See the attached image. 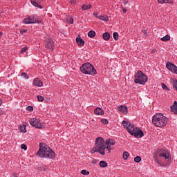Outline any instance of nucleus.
<instances>
[{"label":"nucleus","mask_w":177,"mask_h":177,"mask_svg":"<svg viewBox=\"0 0 177 177\" xmlns=\"http://www.w3.org/2000/svg\"><path fill=\"white\" fill-rule=\"evenodd\" d=\"M122 124L124 128H125V129L128 131L129 133H130V135H132L135 138H140L145 136V133H143L142 129L136 127L135 125L131 124V122L124 120Z\"/></svg>","instance_id":"nucleus-1"},{"label":"nucleus","mask_w":177,"mask_h":177,"mask_svg":"<svg viewBox=\"0 0 177 177\" xmlns=\"http://www.w3.org/2000/svg\"><path fill=\"white\" fill-rule=\"evenodd\" d=\"M37 156H39L41 158H50L51 160H53L56 157V153H55V151H53L49 146L44 145L43 147L42 145H40Z\"/></svg>","instance_id":"nucleus-2"},{"label":"nucleus","mask_w":177,"mask_h":177,"mask_svg":"<svg viewBox=\"0 0 177 177\" xmlns=\"http://www.w3.org/2000/svg\"><path fill=\"white\" fill-rule=\"evenodd\" d=\"M152 124L157 128H164L168 124V118L162 113H156L152 117Z\"/></svg>","instance_id":"nucleus-3"},{"label":"nucleus","mask_w":177,"mask_h":177,"mask_svg":"<svg viewBox=\"0 0 177 177\" xmlns=\"http://www.w3.org/2000/svg\"><path fill=\"white\" fill-rule=\"evenodd\" d=\"M104 150H106V142H104V140L102 137H97L95 139L94 151L100 153L102 156H104V154H106Z\"/></svg>","instance_id":"nucleus-4"},{"label":"nucleus","mask_w":177,"mask_h":177,"mask_svg":"<svg viewBox=\"0 0 177 177\" xmlns=\"http://www.w3.org/2000/svg\"><path fill=\"white\" fill-rule=\"evenodd\" d=\"M80 71H82L83 74H88L89 75H96V74H97L95 66L90 63L83 64L80 67Z\"/></svg>","instance_id":"nucleus-5"},{"label":"nucleus","mask_w":177,"mask_h":177,"mask_svg":"<svg viewBox=\"0 0 177 177\" xmlns=\"http://www.w3.org/2000/svg\"><path fill=\"white\" fill-rule=\"evenodd\" d=\"M135 84H139L140 85H145L147 82V76L143 73L141 71H138L135 75Z\"/></svg>","instance_id":"nucleus-6"},{"label":"nucleus","mask_w":177,"mask_h":177,"mask_svg":"<svg viewBox=\"0 0 177 177\" xmlns=\"http://www.w3.org/2000/svg\"><path fill=\"white\" fill-rule=\"evenodd\" d=\"M24 24H35L42 23L41 20L38 19L37 15H32L25 18L23 21Z\"/></svg>","instance_id":"nucleus-7"},{"label":"nucleus","mask_w":177,"mask_h":177,"mask_svg":"<svg viewBox=\"0 0 177 177\" xmlns=\"http://www.w3.org/2000/svg\"><path fill=\"white\" fill-rule=\"evenodd\" d=\"M29 122L32 127H35V128H37L38 129L45 128L44 123H42L39 119L32 118L30 119Z\"/></svg>","instance_id":"nucleus-8"},{"label":"nucleus","mask_w":177,"mask_h":177,"mask_svg":"<svg viewBox=\"0 0 177 177\" xmlns=\"http://www.w3.org/2000/svg\"><path fill=\"white\" fill-rule=\"evenodd\" d=\"M167 68L170 71H172V73H175V74H177V66H175V64L172 63H167L166 64Z\"/></svg>","instance_id":"nucleus-9"},{"label":"nucleus","mask_w":177,"mask_h":177,"mask_svg":"<svg viewBox=\"0 0 177 177\" xmlns=\"http://www.w3.org/2000/svg\"><path fill=\"white\" fill-rule=\"evenodd\" d=\"M118 111L122 113V114H127L128 113V107L122 105L118 108Z\"/></svg>","instance_id":"nucleus-10"},{"label":"nucleus","mask_w":177,"mask_h":177,"mask_svg":"<svg viewBox=\"0 0 177 177\" xmlns=\"http://www.w3.org/2000/svg\"><path fill=\"white\" fill-rule=\"evenodd\" d=\"M31 3L33 6H35V8L42 9V6L39 5V3H41V0H31Z\"/></svg>","instance_id":"nucleus-11"},{"label":"nucleus","mask_w":177,"mask_h":177,"mask_svg":"<svg viewBox=\"0 0 177 177\" xmlns=\"http://www.w3.org/2000/svg\"><path fill=\"white\" fill-rule=\"evenodd\" d=\"M159 157H165V160H171V154L167 151L159 154Z\"/></svg>","instance_id":"nucleus-12"},{"label":"nucleus","mask_w":177,"mask_h":177,"mask_svg":"<svg viewBox=\"0 0 177 177\" xmlns=\"http://www.w3.org/2000/svg\"><path fill=\"white\" fill-rule=\"evenodd\" d=\"M46 47L50 50H53V40L48 39V41L46 44Z\"/></svg>","instance_id":"nucleus-13"},{"label":"nucleus","mask_w":177,"mask_h":177,"mask_svg":"<svg viewBox=\"0 0 177 177\" xmlns=\"http://www.w3.org/2000/svg\"><path fill=\"white\" fill-rule=\"evenodd\" d=\"M33 85H35V86H39V88H41V86H42V85H44V84L42 83L41 80H39L38 78H35L33 80Z\"/></svg>","instance_id":"nucleus-14"},{"label":"nucleus","mask_w":177,"mask_h":177,"mask_svg":"<svg viewBox=\"0 0 177 177\" xmlns=\"http://www.w3.org/2000/svg\"><path fill=\"white\" fill-rule=\"evenodd\" d=\"M95 114L97 115H103L104 114V111L100 107H97L94 110Z\"/></svg>","instance_id":"nucleus-15"},{"label":"nucleus","mask_w":177,"mask_h":177,"mask_svg":"<svg viewBox=\"0 0 177 177\" xmlns=\"http://www.w3.org/2000/svg\"><path fill=\"white\" fill-rule=\"evenodd\" d=\"M105 143L106 146H114L115 145V140L111 138L106 139Z\"/></svg>","instance_id":"nucleus-16"},{"label":"nucleus","mask_w":177,"mask_h":177,"mask_svg":"<svg viewBox=\"0 0 177 177\" xmlns=\"http://www.w3.org/2000/svg\"><path fill=\"white\" fill-rule=\"evenodd\" d=\"M76 42L79 46H84V45H85V41L81 39V37H77Z\"/></svg>","instance_id":"nucleus-17"},{"label":"nucleus","mask_w":177,"mask_h":177,"mask_svg":"<svg viewBox=\"0 0 177 177\" xmlns=\"http://www.w3.org/2000/svg\"><path fill=\"white\" fill-rule=\"evenodd\" d=\"M92 8V5L91 4H84L82 6V10L83 12H85V10H89V9H91Z\"/></svg>","instance_id":"nucleus-18"},{"label":"nucleus","mask_w":177,"mask_h":177,"mask_svg":"<svg viewBox=\"0 0 177 177\" xmlns=\"http://www.w3.org/2000/svg\"><path fill=\"white\" fill-rule=\"evenodd\" d=\"M171 111L174 114H177V102L174 101V104L171 106Z\"/></svg>","instance_id":"nucleus-19"},{"label":"nucleus","mask_w":177,"mask_h":177,"mask_svg":"<svg viewBox=\"0 0 177 177\" xmlns=\"http://www.w3.org/2000/svg\"><path fill=\"white\" fill-rule=\"evenodd\" d=\"M158 3H174L173 0H157Z\"/></svg>","instance_id":"nucleus-20"},{"label":"nucleus","mask_w":177,"mask_h":177,"mask_svg":"<svg viewBox=\"0 0 177 177\" xmlns=\"http://www.w3.org/2000/svg\"><path fill=\"white\" fill-rule=\"evenodd\" d=\"M97 19H100V20H103L104 21H109V17L107 16L104 15H98L97 16Z\"/></svg>","instance_id":"nucleus-21"},{"label":"nucleus","mask_w":177,"mask_h":177,"mask_svg":"<svg viewBox=\"0 0 177 177\" xmlns=\"http://www.w3.org/2000/svg\"><path fill=\"white\" fill-rule=\"evenodd\" d=\"M102 37L105 41H109L110 39V33L106 32L102 35Z\"/></svg>","instance_id":"nucleus-22"},{"label":"nucleus","mask_w":177,"mask_h":177,"mask_svg":"<svg viewBox=\"0 0 177 177\" xmlns=\"http://www.w3.org/2000/svg\"><path fill=\"white\" fill-rule=\"evenodd\" d=\"M160 39L161 41H163V42H167V41H169V39H171V36L167 35L164 37H162Z\"/></svg>","instance_id":"nucleus-23"},{"label":"nucleus","mask_w":177,"mask_h":177,"mask_svg":"<svg viewBox=\"0 0 177 177\" xmlns=\"http://www.w3.org/2000/svg\"><path fill=\"white\" fill-rule=\"evenodd\" d=\"M95 35H96V32H95V31H93V30H91L88 33V36L90 38H93V37H95Z\"/></svg>","instance_id":"nucleus-24"},{"label":"nucleus","mask_w":177,"mask_h":177,"mask_svg":"<svg viewBox=\"0 0 177 177\" xmlns=\"http://www.w3.org/2000/svg\"><path fill=\"white\" fill-rule=\"evenodd\" d=\"M100 166L102 167V168H106V167H107V162L101 160L100 162Z\"/></svg>","instance_id":"nucleus-25"},{"label":"nucleus","mask_w":177,"mask_h":177,"mask_svg":"<svg viewBox=\"0 0 177 177\" xmlns=\"http://www.w3.org/2000/svg\"><path fill=\"white\" fill-rule=\"evenodd\" d=\"M19 131H21V132H23L24 133H26V132H27V130L26 129V125L24 124L21 125L19 128Z\"/></svg>","instance_id":"nucleus-26"},{"label":"nucleus","mask_w":177,"mask_h":177,"mask_svg":"<svg viewBox=\"0 0 177 177\" xmlns=\"http://www.w3.org/2000/svg\"><path fill=\"white\" fill-rule=\"evenodd\" d=\"M128 157H129V153L127 152V151H124L123 153V158L124 160H128Z\"/></svg>","instance_id":"nucleus-27"},{"label":"nucleus","mask_w":177,"mask_h":177,"mask_svg":"<svg viewBox=\"0 0 177 177\" xmlns=\"http://www.w3.org/2000/svg\"><path fill=\"white\" fill-rule=\"evenodd\" d=\"M21 76H22L23 78H25L26 80H28V78H30V77L28 76V75H27L26 73H22Z\"/></svg>","instance_id":"nucleus-28"},{"label":"nucleus","mask_w":177,"mask_h":177,"mask_svg":"<svg viewBox=\"0 0 177 177\" xmlns=\"http://www.w3.org/2000/svg\"><path fill=\"white\" fill-rule=\"evenodd\" d=\"M134 161L135 162H140V161H142V158H140V156H136L134 158Z\"/></svg>","instance_id":"nucleus-29"},{"label":"nucleus","mask_w":177,"mask_h":177,"mask_svg":"<svg viewBox=\"0 0 177 177\" xmlns=\"http://www.w3.org/2000/svg\"><path fill=\"white\" fill-rule=\"evenodd\" d=\"M113 38L115 41H118V32H113Z\"/></svg>","instance_id":"nucleus-30"},{"label":"nucleus","mask_w":177,"mask_h":177,"mask_svg":"<svg viewBox=\"0 0 177 177\" xmlns=\"http://www.w3.org/2000/svg\"><path fill=\"white\" fill-rule=\"evenodd\" d=\"M161 86L162 89H165V91H168V87L167 86V85H165V84L161 83Z\"/></svg>","instance_id":"nucleus-31"},{"label":"nucleus","mask_w":177,"mask_h":177,"mask_svg":"<svg viewBox=\"0 0 177 177\" xmlns=\"http://www.w3.org/2000/svg\"><path fill=\"white\" fill-rule=\"evenodd\" d=\"M81 174L82 175H89V171H86V170L83 169V170L81 171Z\"/></svg>","instance_id":"nucleus-32"},{"label":"nucleus","mask_w":177,"mask_h":177,"mask_svg":"<svg viewBox=\"0 0 177 177\" xmlns=\"http://www.w3.org/2000/svg\"><path fill=\"white\" fill-rule=\"evenodd\" d=\"M101 122H102V124H104V125H107V124H109V120H107L106 119H102Z\"/></svg>","instance_id":"nucleus-33"},{"label":"nucleus","mask_w":177,"mask_h":177,"mask_svg":"<svg viewBox=\"0 0 177 177\" xmlns=\"http://www.w3.org/2000/svg\"><path fill=\"white\" fill-rule=\"evenodd\" d=\"M37 100H38V102H44V97L41 95H37Z\"/></svg>","instance_id":"nucleus-34"},{"label":"nucleus","mask_w":177,"mask_h":177,"mask_svg":"<svg viewBox=\"0 0 177 177\" xmlns=\"http://www.w3.org/2000/svg\"><path fill=\"white\" fill-rule=\"evenodd\" d=\"M21 149H22V150H27V146H26L24 144H21Z\"/></svg>","instance_id":"nucleus-35"},{"label":"nucleus","mask_w":177,"mask_h":177,"mask_svg":"<svg viewBox=\"0 0 177 177\" xmlns=\"http://www.w3.org/2000/svg\"><path fill=\"white\" fill-rule=\"evenodd\" d=\"M106 150H107L109 151V153H111V146L107 145L106 147Z\"/></svg>","instance_id":"nucleus-36"},{"label":"nucleus","mask_w":177,"mask_h":177,"mask_svg":"<svg viewBox=\"0 0 177 177\" xmlns=\"http://www.w3.org/2000/svg\"><path fill=\"white\" fill-rule=\"evenodd\" d=\"M121 8L124 13H127V7H124L123 5H121Z\"/></svg>","instance_id":"nucleus-37"},{"label":"nucleus","mask_w":177,"mask_h":177,"mask_svg":"<svg viewBox=\"0 0 177 177\" xmlns=\"http://www.w3.org/2000/svg\"><path fill=\"white\" fill-rule=\"evenodd\" d=\"M68 22L70 23V24H73V23H74V19L73 18H69L68 19Z\"/></svg>","instance_id":"nucleus-38"},{"label":"nucleus","mask_w":177,"mask_h":177,"mask_svg":"<svg viewBox=\"0 0 177 177\" xmlns=\"http://www.w3.org/2000/svg\"><path fill=\"white\" fill-rule=\"evenodd\" d=\"M27 110H28V111H33L34 107H32V106H29L27 107Z\"/></svg>","instance_id":"nucleus-39"},{"label":"nucleus","mask_w":177,"mask_h":177,"mask_svg":"<svg viewBox=\"0 0 177 177\" xmlns=\"http://www.w3.org/2000/svg\"><path fill=\"white\" fill-rule=\"evenodd\" d=\"M26 50H27V47H24L21 50V53H25Z\"/></svg>","instance_id":"nucleus-40"},{"label":"nucleus","mask_w":177,"mask_h":177,"mask_svg":"<svg viewBox=\"0 0 177 177\" xmlns=\"http://www.w3.org/2000/svg\"><path fill=\"white\" fill-rule=\"evenodd\" d=\"M70 2L72 5H75V3H77V0H71Z\"/></svg>","instance_id":"nucleus-41"},{"label":"nucleus","mask_w":177,"mask_h":177,"mask_svg":"<svg viewBox=\"0 0 177 177\" xmlns=\"http://www.w3.org/2000/svg\"><path fill=\"white\" fill-rule=\"evenodd\" d=\"M127 3H128V1H124L123 2V4H122V5L123 6V7H126Z\"/></svg>","instance_id":"nucleus-42"},{"label":"nucleus","mask_w":177,"mask_h":177,"mask_svg":"<svg viewBox=\"0 0 177 177\" xmlns=\"http://www.w3.org/2000/svg\"><path fill=\"white\" fill-rule=\"evenodd\" d=\"M5 113V111L3 109H0V115L3 114Z\"/></svg>","instance_id":"nucleus-43"},{"label":"nucleus","mask_w":177,"mask_h":177,"mask_svg":"<svg viewBox=\"0 0 177 177\" xmlns=\"http://www.w3.org/2000/svg\"><path fill=\"white\" fill-rule=\"evenodd\" d=\"M27 31V30H21L20 32L21 34H25V32Z\"/></svg>","instance_id":"nucleus-44"},{"label":"nucleus","mask_w":177,"mask_h":177,"mask_svg":"<svg viewBox=\"0 0 177 177\" xmlns=\"http://www.w3.org/2000/svg\"><path fill=\"white\" fill-rule=\"evenodd\" d=\"M156 52H157V50H156V49H153V50H152V51H151L152 53H156Z\"/></svg>","instance_id":"nucleus-45"},{"label":"nucleus","mask_w":177,"mask_h":177,"mask_svg":"<svg viewBox=\"0 0 177 177\" xmlns=\"http://www.w3.org/2000/svg\"><path fill=\"white\" fill-rule=\"evenodd\" d=\"M142 32H143L144 34H147V30H142Z\"/></svg>","instance_id":"nucleus-46"},{"label":"nucleus","mask_w":177,"mask_h":177,"mask_svg":"<svg viewBox=\"0 0 177 177\" xmlns=\"http://www.w3.org/2000/svg\"><path fill=\"white\" fill-rule=\"evenodd\" d=\"M2 104V100L0 99V106Z\"/></svg>","instance_id":"nucleus-47"},{"label":"nucleus","mask_w":177,"mask_h":177,"mask_svg":"<svg viewBox=\"0 0 177 177\" xmlns=\"http://www.w3.org/2000/svg\"><path fill=\"white\" fill-rule=\"evenodd\" d=\"M2 37V32H0V38Z\"/></svg>","instance_id":"nucleus-48"},{"label":"nucleus","mask_w":177,"mask_h":177,"mask_svg":"<svg viewBox=\"0 0 177 177\" xmlns=\"http://www.w3.org/2000/svg\"><path fill=\"white\" fill-rule=\"evenodd\" d=\"M97 16H100L99 14H96L95 17H97Z\"/></svg>","instance_id":"nucleus-49"}]
</instances>
